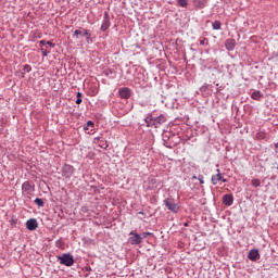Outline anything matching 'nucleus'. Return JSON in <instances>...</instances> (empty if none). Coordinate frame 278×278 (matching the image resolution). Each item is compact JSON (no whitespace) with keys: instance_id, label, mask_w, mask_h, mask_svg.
Wrapping results in <instances>:
<instances>
[{"instance_id":"2f4dec72","label":"nucleus","mask_w":278,"mask_h":278,"mask_svg":"<svg viewBox=\"0 0 278 278\" xmlns=\"http://www.w3.org/2000/svg\"><path fill=\"white\" fill-rule=\"evenodd\" d=\"M46 45H49V47H55V43L51 42V41H46Z\"/></svg>"},{"instance_id":"f8f14e48","label":"nucleus","mask_w":278,"mask_h":278,"mask_svg":"<svg viewBox=\"0 0 278 278\" xmlns=\"http://www.w3.org/2000/svg\"><path fill=\"white\" fill-rule=\"evenodd\" d=\"M94 141L98 142V147H100V149H109L110 144L108 143V141L105 139H103V137H98L94 138Z\"/></svg>"},{"instance_id":"c85d7f7f","label":"nucleus","mask_w":278,"mask_h":278,"mask_svg":"<svg viewBox=\"0 0 278 278\" xmlns=\"http://www.w3.org/2000/svg\"><path fill=\"white\" fill-rule=\"evenodd\" d=\"M148 236H153V232H143L141 235L142 240H144V238H147Z\"/></svg>"},{"instance_id":"7ed1b4c3","label":"nucleus","mask_w":278,"mask_h":278,"mask_svg":"<svg viewBox=\"0 0 278 278\" xmlns=\"http://www.w3.org/2000/svg\"><path fill=\"white\" fill-rule=\"evenodd\" d=\"M129 242L130 244L135 245V247H138V244H142V236L141 235H138V232L131 230L130 233H129Z\"/></svg>"},{"instance_id":"aec40b11","label":"nucleus","mask_w":278,"mask_h":278,"mask_svg":"<svg viewBox=\"0 0 278 278\" xmlns=\"http://www.w3.org/2000/svg\"><path fill=\"white\" fill-rule=\"evenodd\" d=\"M251 185L254 188H260V186H262V181L258 178H253L252 181H251Z\"/></svg>"},{"instance_id":"1a4fd4ad","label":"nucleus","mask_w":278,"mask_h":278,"mask_svg":"<svg viewBox=\"0 0 278 278\" xmlns=\"http://www.w3.org/2000/svg\"><path fill=\"white\" fill-rule=\"evenodd\" d=\"M26 229L28 231H36L38 229V220L36 218H30L26 222Z\"/></svg>"},{"instance_id":"ddd939ff","label":"nucleus","mask_w":278,"mask_h":278,"mask_svg":"<svg viewBox=\"0 0 278 278\" xmlns=\"http://www.w3.org/2000/svg\"><path fill=\"white\" fill-rule=\"evenodd\" d=\"M216 173L217 174L213 175L211 178V184H213V186H216L218 181L223 179V174H220V169H216Z\"/></svg>"},{"instance_id":"6e6552de","label":"nucleus","mask_w":278,"mask_h":278,"mask_svg":"<svg viewBox=\"0 0 278 278\" xmlns=\"http://www.w3.org/2000/svg\"><path fill=\"white\" fill-rule=\"evenodd\" d=\"M164 123H166V116L161 114L157 117H153V125H154L155 129L162 127V125H164Z\"/></svg>"},{"instance_id":"9d476101","label":"nucleus","mask_w":278,"mask_h":278,"mask_svg":"<svg viewBox=\"0 0 278 278\" xmlns=\"http://www.w3.org/2000/svg\"><path fill=\"white\" fill-rule=\"evenodd\" d=\"M121 99H129L131 97V89L123 87L118 90Z\"/></svg>"},{"instance_id":"412c9836","label":"nucleus","mask_w":278,"mask_h":278,"mask_svg":"<svg viewBox=\"0 0 278 278\" xmlns=\"http://www.w3.org/2000/svg\"><path fill=\"white\" fill-rule=\"evenodd\" d=\"M34 202L38 207H45V201L42 199L36 198Z\"/></svg>"},{"instance_id":"c9c22d12","label":"nucleus","mask_w":278,"mask_h":278,"mask_svg":"<svg viewBox=\"0 0 278 278\" xmlns=\"http://www.w3.org/2000/svg\"><path fill=\"white\" fill-rule=\"evenodd\" d=\"M81 97H83V93L81 92H77L76 99H81Z\"/></svg>"},{"instance_id":"37998d69","label":"nucleus","mask_w":278,"mask_h":278,"mask_svg":"<svg viewBox=\"0 0 278 278\" xmlns=\"http://www.w3.org/2000/svg\"><path fill=\"white\" fill-rule=\"evenodd\" d=\"M275 148L278 149V143L275 144Z\"/></svg>"},{"instance_id":"2eb2a0df","label":"nucleus","mask_w":278,"mask_h":278,"mask_svg":"<svg viewBox=\"0 0 278 278\" xmlns=\"http://www.w3.org/2000/svg\"><path fill=\"white\" fill-rule=\"evenodd\" d=\"M236 39H227L225 41V47L227 51H233V49H236Z\"/></svg>"},{"instance_id":"0eeeda50","label":"nucleus","mask_w":278,"mask_h":278,"mask_svg":"<svg viewBox=\"0 0 278 278\" xmlns=\"http://www.w3.org/2000/svg\"><path fill=\"white\" fill-rule=\"evenodd\" d=\"M110 13L108 12H104V17H103V22H102V25H101V31H108V29H110Z\"/></svg>"},{"instance_id":"bb28decb","label":"nucleus","mask_w":278,"mask_h":278,"mask_svg":"<svg viewBox=\"0 0 278 278\" xmlns=\"http://www.w3.org/2000/svg\"><path fill=\"white\" fill-rule=\"evenodd\" d=\"M87 127H90V129H94V122L88 121L86 124Z\"/></svg>"},{"instance_id":"39448f33","label":"nucleus","mask_w":278,"mask_h":278,"mask_svg":"<svg viewBox=\"0 0 278 278\" xmlns=\"http://www.w3.org/2000/svg\"><path fill=\"white\" fill-rule=\"evenodd\" d=\"M36 190V185L33 181H24L22 185V191L25 194H31Z\"/></svg>"},{"instance_id":"5701e85b","label":"nucleus","mask_w":278,"mask_h":278,"mask_svg":"<svg viewBox=\"0 0 278 278\" xmlns=\"http://www.w3.org/2000/svg\"><path fill=\"white\" fill-rule=\"evenodd\" d=\"M23 71H24V73H31V65L25 64V65L23 66Z\"/></svg>"},{"instance_id":"7c9ffc66","label":"nucleus","mask_w":278,"mask_h":278,"mask_svg":"<svg viewBox=\"0 0 278 278\" xmlns=\"http://www.w3.org/2000/svg\"><path fill=\"white\" fill-rule=\"evenodd\" d=\"M41 53L43 58H47V55H49V51H47L45 48H41Z\"/></svg>"},{"instance_id":"f03ea898","label":"nucleus","mask_w":278,"mask_h":278,"mask_svg":"<svg viewBox=\"0 0 278 278\" xmlns=\"http://www.w3.org/2000/svg\"><path fill=\"white\" fill-rule=\"evenodd\" d=\"M56 258L59 260L62 266L71 267L75 264V257L71 253H64L62 255L56 256Z\"/></svg>"},{"instance_id":"4be33fe9","label":"nucleus","mask_w":278,"mask_h":278,"mask_svg":"<svg viewBox=\"0 0 278 278\" xmlns=\"http://www.w3.org/2000/svg\"><path fill=\"white\" fill-rule=\"evenodd\" d=\"M212 27H213V29H215V30L220 29V27H222L220 21H215V22H213Z\"/></svg>"},{"instance_id":"473e14b6","label":"nucleus","mask_w":278,"mask_h":278,"mask_svg":"<svg viewBox=\"0 0 278 278\" xmlns=\"http://www.w3.org/2000/svg\"><path fill=\"white\" fill-rule=\"evenodd\" d=\"M81 101H83L81 98H77V99H76V104H77V105H81Z\"/></svg>"},{"instance_id":"20e7f679","label":"nucleus","mask_w":278,"mask_h":278,"mask_svg":"<svg viewBox=\"0 0 278 278\" xmlns=\"http://www.w3.org/2000/svg\"><path fill=\"white\" fill-rule=\"evenodd\" d=\"M75 173V167H73L70 164H65L62 167V176L65 177V179H71Z\"/></svg>"},{"instance_id":"4468645a","label":"nucleus","mask_w":278,"mask_h":278,"mask_svg":"<svg viewBox=\"0 0 278 278\" xmlns=\"http://www.w3.org/2000/svg\"><path fill=\"white\" fill-rule=\"evenodd\" d=\"M223 203H224V205H227V207H231V205H233V195L225 194L223 197Z\"/></svg>"},{"instance_id":"6ab92c4d","label":"nucleus","mask_w":278,"mask_h":278,"mask_svg":"<svg viewBox=\"0 0 278 278\" xmlns=\"http://www.w3.org/2000/svg\"><path fill=\"white\" fill-rule=\"evenodd\" d=\"M178 8H188V0H176Z\"/></svg>"},{"instance_id":"a211bd4d","label":"nucleus","mask_w":278,"mask_h":278,"mask_svg":"<svg viewBox=\"0 0 278 278\" xmlns=\"http://www.w3.org/2000/svg\"><path fill=\"white\" fill-rule=\"evenodd\" d=\"M262 98V91L256 90L251 94V99H253L254 101H260V99Z\"/></svg>"},{"instance_id":"393cba45","label":"nucleus","mask_w":278,"mask_h":278,"mask_svg":"<svg viewBox=\"0 0 278 278\" xmlns=\"http://www.w3.org/2000/svg\"><path fill=\"white\" fill-rule=\"evenodd\" d=\"M83 34H84L83 30L76 29L74 31V38L79 39V36H81Z\"/></svg>"},{"instance_id":"9b49d317","label":"nucleus","mask_w":278,"mask_h":278,"mask_svg":"<svg viewBox=\"0 0 278 278\" xmlns=\"http://www.w3.org/2000/svg\"><path fill=\"white\" fill-rule=\"evenodd\" d=\"M170 138H175V135H173V132L164 131L162 134V139H163L164 147H167V148L170 147V146H168V140H170Z\"/></svg>"},{"instance_id":"b1692460","label":"nucleus","mask_w":278,"mask_h":278,"mask_svg":"<svg viewBox=\"0 0 278 278\" xmlns=\"http://www.w3.org/2000/svg\"><path fill=\"white\" fill-rule=\"evenodd\" d=\"M9 223H10L11 227H16V224L18 223V219L12 217Z\"/></svg>"},{"instance_id":"79ce46f5","label":"nucleus","mask_w":278,"mask_h":278,"mask_svg":"<svg viewBox=\"0 0 278 278\" xmlns=\"http://www.w3.org/2000/svg\"><path fill=\"white\" fill-rule=\"evenodd\" d=\"M192 179H199V177H197V175H193V176H192Z\"/></svg>"},{"instance_id":"72a5a7b5","label":"nucleus","mask_w":278,"mask_h":278,"mask_svg":"<svg viewBox=\"0 0 278 278\" xmlns=\"http://www.w3.org/2000/svg\"><path fill=\"white\" fill-rule=\"evenodd\" d=\"M39 45H40V47H45V45H47V41L46 40H41V41H39Z\"/></svg>"},{"instance_id":"c756f323","label":"nucleus","mask_w":278,"mask_h":278,"mask_svg":"<svg viewBox=\"0 0 278 278\" xmlns=\"http://www.w3.org/2000/svg\"><path fill=\"white\" fill-rule=\"evenodd\" d=\"M200 45L202 47H205V45H207V38H203L202 40H200Z\"/></svg>"},{"instance_id":"f3484780","label":"nucleus","mask_w":278,"mask_h":278,"mask_svg":"<svg viewBox=\"0 0 278 278\" xmlns=\"http://www.w3.org/2000/svg\"><path fill=\"white\" fill-rule=\"evenodd\" d=\"M144 123H146L147 127H154V125H153V115H148L144 118Z\"/></svg>"},{"instance_id":"dca6fc26","label":"nucleus","mask_w":278,"mask_h":278,"mask_svg":"<svg viewBox=\"0 0 278 278\" xmlns=\"http://www.w3.org/2000/svg\"><path fill=\"white\" fill-rule=\"evenodd\" d=\"M193 5L197 10H203L207 5V1L205 0H193Z\"/></svg>"},{"instance_id":"4c0bfd02","label":"nucleus","mask_w":278,"mask_h":278,"mask_svg":"<svg viewBox=\"0 0 278 278\" xmlns=\"http://www.w3.org/2000/svg\"><path fill=\"white\" fill-rule=\"evenodd\" d=\"M184 227H190V224L188 222L184 223Z\"/></svg>"},{"instance_id":"a19ab883","label":"nucleus","mask_w":278,"mask_h":278,"mask_svg":"<svg viewBox=\"0 0 278 278\" xmlns=\"http://www.w3.org/2000/svg\"><path fill=\"white\" fill-rule=\"evenodd\" d=\"M139 215L144 216V212H138Z\"/></svg>"},{"instance_id":"ea45409f","label":"nucleus","mask_w":278,"mask_h":278,"mask_svg":"<svg viewBox=\"0 0 278 278\" xmlns=\"http://www.w3.org/2000/svg\"><path fill=\"white\" fill-rule=\"evenodd\" d=\"M89 128L87 125L84 127L85 131H88Z\"/></svg>"},{"instance_id":"e433bc0d","label":"nucleus","mask_w":278,"mask_h":278,"mask_svg":"<svg viewBox=\"0 0 278 278\" xmlns=\"http://www.w3.org/2000/svg\"><path fill=\"white\" fill-rule=\"evenodd\" d=\"M92 40V36L86 37V42H90Z\"/></svg>"},{"instance_id":"a878e982","label":"nucleus","mask_w":278,"mask_h":278,"mask_svg":"<svg viewBox=\"0 0 278 278\" xmlns=\"http://www.w3.org/2000/svg\"><path fill=\"white\" fill-rule=\"evenodd\" d=\"M83 36H85V38H89V36H92V34H90V30L83 28Z\"/></svg>"},{"instance_id":"423d86ee","label":"nucleus","mask_w":278,"mask_h":278,"mask_svg":"<svg viewBox=\"0 0 278 278\" xmlns=\"http://www.w3.org/2000/svg\"><path fill=\"white\" fill-rule=\"evenodd\" d=\"M260 257V250L257 249H252L248 253V260H250V262H258Z\"/></svg>"},{"instance_id":"58836bf2","label":"nucleus","mask_w":278,"mask_h":278,"mask_svg":"<svg viewBox=\"0 0 278 278\" xmlns=\"http://www.w3.org/2000/svg\"><path fill=\"white\" fill-rule=\"evenodd\" d=\"M220 181H223V184H227V179H225V177H223Z\"/></svg>"},{"instance_id":"f257e3e1","label":"nucleus","mask_w":278,"mask_h":278,"mask_svg":"<svg viewBox=\"0 0 278 278\" xmlns=\"http://www.w3.org/2000/svg\"><path fill=\"white\" fill-rule=\"evenodd\" d=\"M163 205H165L166 210H168L169 212H172V214H178L180 206L178 203L175 202V199L173 198H166L163 201Z\"/></svg>"},{"instance_id":"f704fd0d","label":"nucleus","mask_w":278,"mask_h":278,"mask_svg":"<svg viewBox=\"0 0 278 278\" xmlns=\"http://www.w3.org/2000/svg\"><path fill=\"white\" fill-rule=\"evenodd\" d=\"M207 88H210V85H203V86L201 87V90H207Z\"/></svg>"},{"instance_id":"cd10ccee","label":"nucleus","mask_w":278,"mask_h":278,"mask_svg":"<svg viewBox=\"0 0 278 278\" xmlns=\"http://www.w3.org/2000/svg\"><path fill=\"white\" fill-rule=\"evenodd\" d=\"M198 180L200 181L201 185L205 184L203 175H199Z\"/></svg>"}]
</instances>
